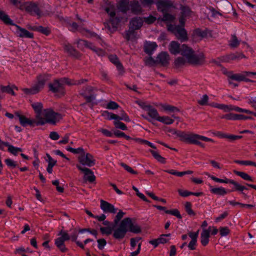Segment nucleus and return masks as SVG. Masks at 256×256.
<instances>
[{
    "instance_id": "1",
    "label": "nucleus",
    "mask_w": 256,
    "mask_h": 256,
    "mask_svg": "<svg viewBox=\"0 0 256 256\" xmlns=\"http://www.w3.org/2000/svg\"><path fill=\"white\" fill-rule=\"evenodd\" d=\"M130 9L132 12L138 14L142 11L141 6L136 0H133L129 4L128 0H121L116 9L113 4H110L106 8V11L110 16V20L106 24V26L110 31H115L120 22H126L128 18L126 12Z\"/></svg>"
},
{
    "instance_id": "2",
    "label": "nucleus",
    "mask_w": 256,
    "mask_h": 256,
    "mask_svg": "<svg viewBox=\"0 0 256 256\" xmlns=\"http://www.w3.org/2000/svg\"><path fill=\"white\" fill-rule=\"evenodd\" d=\"M168 50L173 54L176 55L180 53L186 58L188 62L190 64H200L204 60V56L202 54H196L191 48L185 44L180 46V44L175 41L170 42Z\"/></svg>"
},
{
    "instance_id": "3",
    "label": "nucleus",
    "mask_w": 256,
    "mask_h": 256,
    "mask_svg": "<svg viewBox=\"0 0 256 256\" xmlns=\"http://www.w3.org/2000/svg\"><path fill=\"white\" fill-rule=\"evenodd\" d=\"M127 232L138 234L141 232V229L131 218H126L120 222L118 226L114 228L113 236L116 240H120L125 236Z\"/></svg>"
},
{
    "instance_id": "4",
    "label": "nucleus",
    "mask_w": 256,
    "mask_h": 256,
    "mask_svg": "<svg viewBox=\"0 0 256 256\" xmlns=\"http://www.w3.org/2000/svg\"><path fill=\"white\" fill-rule=\"evenodd\" d=\"M182 16L179 18L180 26L170 24L168 26V30L174 34L176 38L182 41L187 40V34L184 28L186 19L190 17L192 12L188 7L182 8Z\"/></svg>"
},
{
    "instance_id": "5",
    "label": "nucleus",
    "mask_w": 256,
    "mask_h": 256,
    "mask_svg": "<svg viewBox=\"0 0 256 256\" xmlns=\"http://www.w3.org/2000/svg\"><path fill=\"white\" fill-rule=\"evenodd\" d=\"M62 118L60 114L55 112L50 108L44 109L41 116H38V124L43 126L46 124L54 125Z\"/></svg>"
},
{
    "instance_id": "6",
    "label": "nucleus",
    "mask_w": 256,
    "mask_h": 256,
    "mask_svg": "<svg viewBox=\"0 0 256 256\" xmlns=\"http://www.w3.org/2000/svg\"><path fill=\"white\" fill-rule=\"evenodd\" d=\"M84 80H82L81 81L72 82L71 80L67 78H62L60 80H56L54 82L49 85L50 90L53 92H57L62 90L63 89L64 84L73 85L77 84L82 83Z\"/></svg>"
},
{
    "instance_id": "7",
    "label": "nucleus",
    "mask_w": 256,
    "mask_h": 256,
    "mask_svg": "<svg viewBox=\"0 0 256 256\" xmlns=\"http://www.w3.org/2000/svg\"><path fill=\"white\" fill-rule=\"evenodd\" d=\"M144 20L141 18H134L131 20L130 22V28L126 32V38L128 40L132 38L134 32L133 30H138L141 28Z\"/></svg>"
},
{
    "instance_id": "8",
    "label": "nucleus",
    "mask_w": 256,
    "mask_h": 256,
    "mask_svg": "<svg viewBox=\"0 0 256 256\" xmlns=\"http://www.w3.org/2000/svg\"><path fill=\"white\" fill-rule=\"evenodd\" d=\"M48 78L46 76H40L38 78V82L30 88H24L23 92L28 94H34L40 92L44 86Z\"/></svg>"
},
{
    "instance_id": "9",
    "label": "nucleus",
    "mask_w": 256,
    "mask_h": 256,
    "mask_svg": "<svg viewBox=\"0 0 256 256\" xmlns=\"http://www.w3.org/2000/svg\"><path fill=\"white\" fill-rule=\"evenodd\" d=\"M218 232V229L214 226H209L208 228H203L200 234V242L202 246H206L209 242L210 234L216 235Z\"/></svg>"
},
{
    "instance_id": "10",
    "label": "nucleus",
    "mask_w": 256,
    "mask_h": 256,
    "mask_svg": "<svg viewBox=\"0 0 256 256\" xmlns=\"http://www.w3.org/2000/svg\"><path fill=\"white\" fill-rule=\"evenodd\" d=\"M140 106L143 109H144L147 112V114L150 117V118H148L146 116L142 115V116L144 118L152 122L153 124H154V123L152 122V120H154L158 121L160 115L156 109L153 108L150 105H146L144 104H140Z\"/></svg>"
},
{
    "instance_id": "11",
    "label": "nucleus",
    "mask_w": 256,
    "mask_h": 256,
    "mask_svg": "<svg viewBox=\"0 0 256 256\" xmlns=\"http://www.w3.org/2000/svg\"><path fill=\"white\" fill-rule=\"evenodd\" d=\"M79 162L82 166L91 167L95 164L96 160L93 156L90 153L84 152L78 158Z\"/></svg>"
},
{
    "instance_id": "12",
    "label": "nucleus",
    "mask_w": 256,
    "mask_h": 256,
    "mask_svg": "<svg viewBox=\"0 0 256 256\" xmlns=\"http://www.w3.org/2000/svg\"><path fill=\"white\" fill-rule=\"evenodd\" d=\"M16 116L18 118L20 124L24 127L29 126L34 127L36 126H38V120L35 118H28L24 115L16 113Z\"/></svg>"
},
{
    "instance_id": "13",
    "label": "nucleus",
    "mask_w": 256,
    "mask_h": 256,
    "mask_svg": "<svg viewBox=\"0 0 256 256\" xmlns=\"http://www.w3.org/2000/svg\"><path fill=\"white\" fill-rule=\"evenodd\" d=\"M182 140L188 143L199 144L202 146L199 142L200 139V135L195 134H182L180 135Z\"/></svg>"
},
{
    "instance_id": "14",
    "label": "nucleus",
    "mask_w": 256,
    "mask_h": 256,
    "mask_svg": "<svg viewBox=\"0 0 256 256\" xmlns=\"http://www.w3.org/2000/svg\"><path fill=\"white\" fill-rule=\"evenodd\" d=\"M78 46L80 48H89L94 52H95L98 56H102L105 54L104 52L102 49L96 48L92 44L88 43V42L83 40H80L77 42Z\"/></svg>"
},
{
    "instance_id": "15",
    "label": "nucleus",
    "mask_w": 256,
    "mask_h": 256,
    "mask_svg": "<svg viewBox=\"0 0 256 256\" xmlns=\"http://www.w3.org/2000/svg\"><path fill=\"white\" fill-rule=\"evenodd\" d=\"M11 29L16 35L21 38H32L33 34L26 30L22 28L16 24H12Z\"/></svg>"
},
{
    "instance_id": "16",
    "label": "nucleus",
    "mask_w": 256,
    "mask_h": 256,
    "mask_svg": "<svg viewBox=\"0 0 256 256\" xmlns=\"http://www.w3.org/2000/svg\"><path fill=\"white\" fill-rule=\"evenodd\" d=\"M222 110L224 112H229L230 111H236L239 112H242L245 114H252V111L245 108H242L238 106H235L232 104H222L221 106Z\"/></svg>"
},
{
    "instance_id": "17",
    "label": "nucleus",
    "mask_w": 256,
    "mask_h": 256,
    "mask_svg": "<svg viewBox=\"0 0 256 256\" xmlns=\"http://www.w3.org/2000/svg\"><path fill=\"white\" fill-rule=\"evenodd\" d=\"M77 168L84 172V179L87 181L92 182L95 180L96 177L93 172L89 168H84L82 166L77 164Z\"/></svg>"
},
{
    "instance_id": "18",
    "label": "nucleus",
    "mask_w": 256,
    "mask_h": 256,
    "mask_svg": "<svg viewBox=\"0 0 256 256\" xmlns=\"http://www.w3.org/2000/svg\"><path fill=\"white\" fill-rule=\"evenodd\" d=\"M100 208L106 213L116 214L118 210L113 204L102 200L100 201Z\"/></svg>"
},
{
    "instance_id": "19",
    "label": "nucleus",
    "mask_w": 256,
    "mask_h": 256,
    "mask_svg": "<svg viewBox=\"0 0 256 256\" xmlns=\"http://www.w3.org/2000/svg\"><path fill=\"white\" fill-rule=\"evenodd\" d=\"M154 4H156L158 10L162 12L163 14L168 12L172 5L170 2L168 0H158L156 1Z\"/></svg>"
},
{
    "instance_id": "20",
    "label": "nucleus",
    "mask_w": 256,
    "mask_h": 256,
    "mask_svg": "<svg viewBox=\"0 0 256 256\" xmlns=\"http://www.w3.org/2000/svg\"><path fill=\"white\" fill-rule=\"evenodd\" d=\"M248 76V72H244L240 74H230L228 78L232 80L238 82L246 80V77Z\"/></svg>"
},
{
    "instance_id": "21",
    "label": "nucleus",
    "mask_w": 256,
    "mask_h": 256,
    "mask_svg": "<svg viewBox=\"0 0 256 256\" xmlns=\"http://www.w3.org/2000/svg\"><path fill=\"white\" fill-rule=\"evenodd\" d=\"M158 47L155 42H146L144 44V52L148 55H151Z\"/></svg>"
},
{
    "instance_id": "22",
    "label": "nucleus",
    "mask_w": 256,
    "mask_h": 256,
    "mask_svg": "<svg viewBox=\"0 0 256 256\" xmlns=\"http://www.w3.org/2000/svg\"><path fill=\"white\" fill-rule=\"evenodd\" d=\"M206 175L208 176L212 179V180H214L215 182H220V183H224V184H233L234 186H238L237 184V182H235L234 180L230 179H228L226 178H225L224 179H221L218 178L214 176L210 175L208 174H206Z\"/></svg>"
},
{
    "instance_id": "23",
    "label": "nucleus",
    "mask_w": 256,
    "mask_h": 256,
    "mask_svg": "<svg viewBox=\"0 0 256 256\" xmlns=\"http://www.w3.org/2000/svg\"><path fill=\"white\" fill-rule=\"evenodd\" d=\"M31 106L33 108L36 114L35 118L38 120V116L40 115V116H41L42 114L43 113L44 110H42V104L40 102H34L32 103Z\"/></svg>"
},
{
    "instance_id": "24",
    "label": "nucleus",
    "mask_w": 256,
    "mask_h": 256,
    "mask_svg": "<svg viewBox=\"0 0 256 256\" xmlns=\"http://www.w3.org/2000/svg\"><path fill=\"white\" fill-rule=\"evenodd\" d=\"M169 60L168 54L166 52H162L157 56L156 61L162 65H166L168 64Z\"/></svg>"
},
{
    "instance_id": "25",
    "label": "nucleus",
    "mask_w": 256,
    "mask_h": 256,
    "mask_svg": "<svg viewBox=\"0 0 256 256\" xmlns=\"http://www.w3.org/2000/svg\"><path fill=\"white\" fill-rule=\"evenodd\" d=\"M210 191L212 193L220 196H224L227 194V191L222 186L218 188H214L210 186Z\"/></svg>"
},
{
    "instance_id": "26",
    "label": "nucleus",
    "mask_w": 256,
    "mask_h": 256,
    "mask_svg": "<svg viewBox=\"0 0 256 256\" xmlns=\"http://www.w3.org/2000/svg\"><path fill=\"white\" fill-rule=\"evenodd\" d=\"M14 88L17 90L16 87L15 86H2H2H0V90L2 92H6L8 94H12V96H15L16 95V94H15V92L14 91Z\"/></svg>"
},
{
    "instance_id": "27",
    "label": "nucleus",
    "mask_w": 256,
    "mask_h": 256,
    "mask_svg": "<svg viewBox=\"0 0 256 256\" xmlns=\"http://www.w3.org/2000/svg\"><path fill=\"white\" fill-rule=\"evenodd\" d=\"M237 184L238 186H234V188L233 190L239 192L242 195L244 199L246 200L248 198H250L249 196L244 192V190H247L248 188L244 186L241 185L238 182H237Z\"/></svg>"
},
{
    "instance_id": "28",
    "label": "nucleus",
    "mask_w": 256,
    "mask_h": 256,
    "mask_svg": "<svg viewBox=\"0 0 256 256\" xmlns=\"http://www.w3.org/2000/svg\"><path fill=\"white\" fill-rule=\"evenodd\" d=\"M108 58L116 66L118 70L120 72L123 70L122 66L117 56L116 55H110L109 56Z\"/></svg>"
},
{
    "instance_id": "29",
    "label": "nucleus",
    "mask_w": 256,
    "mask_h": 256,
    "mask_svg": "<svg viewBox=\"0 0 256 256\" xmlns=\"http://www.w3.org/2000/svg\"><path fill=\"white\" fill-rule=\"evenodd\" d=\"M149 152L152 154V156L156 159L158 162L162 164L166 163V159L162 156H161L157 151L150 150Z\"/></svg>"
},
{
    "instance_id": "30",
    "label": "nucleus",
    "mask_w": 256,
    "mask_h": 256,
    "mask_svg": "<svg viewBox=\"0 0 256 256\" xmlns=\"http://www.w3.org/2000/svg\"><path fill=\"white\" fill-rule=\"evenodd\" d=\"M234 172L236 174L240 176L242 179H244L246 180H248L250 182L254 181V180L252 179V178L250 175H248V174H246L244 172H239V171H237V170H234Z\"/></svg>"
},
{
    "instance_id": "31",
    "label": "nucleus",
    "mask_w": 256,
    "mask_h": 256,
    "mask_svg": "<svg viewBox=\"0 0 256 256\" xmlns=\"http://www.w3.org/2000/svg\"><path fill=\"white\" fill-rule=\"evenodd\" d=\"M27 9L30 12H33L38 16L40 15V12L39 10V8L38 7V6L35 4H30L28 6Z\"/></svg>"
},
{
    "instance_id": "32",
    "label": "nucleus",
    "mask_w": 256,
    "mask_h": 256,
    "mask_svg": "<svg viewBox=\"0 0 256 256\" xmlns=\"http://www.w3.org/2000/svg\"><path fill=\"white\" fill-rule=\"evenodd\" d=\"M64 50L65 52L68 53V54L77 56V54L76 50L70 44H65L64 46Z\"/></svg>"
},
{
    "instance_id": "33",
    "label": "nucleus",
    "mask_w": 256,
    "mask_h": 256,
    "mask_svg": "<svg viewBox=\"0 0 256 256\" xmlns=\"http://www.w3.org/2000/svg\"><path fill=\"white\" fill-rule=\"evenodd\" d=\"M158 121L168 125L171 124L174 122V120L168 116H160Z\"/></svg>"
},
{
    "instance_id": "34",
    "label": "nucleus",
    "mask_w": 256,
    "mask_h": 256,
    "mask_svg": "<svg viewBox=\"0 0 256 256\" xmlns=\"http://www.w3.org/2000/svg\"><path fill=\"white\" fill-rule=\"evenodd\" d=\"M184 209L187 214L190 216H194L195 212L192 210V204L188 202H186L184 204Z\"/></svg>"
},
{
    "instance_id": "35",
    "label": "nucleus",
    "mask_w": 256,
    "mask_h": 256,
    "mask_svg": "<svg viewBox=\"0 0 256 256\" xmlns=\"http://www.w3.org/2000/svg\"><path fill=\"white\" fill-rule=\"evenodd\" d=\"M160 106L162 109L164 111L169 112H174L178 111V110L177 108L169 104H161Z\"/></svg>"
},
{
    "instance_id": "36",
    "label": "nucleus",
    "mask_w": 256,
    "mask_h": 256,
    "mask_svg": "<svg viewBox=\"0 0 256 256\" xmlns=\"http://www.w3.org/2000/svg\"><path fill=\"white\" fill-rule=\"evenodd\" d=\"M55 244L62 252H64L67 250L64 243L60 238H57L55 240Z\"/></svg>"
},
{
    "instance_id": "37",
    "label": "nucleus",
    "mask_w": 256,
    "mask_h": 256,
    "mask_svg": "<svg viewBox=\"0 0 256 256\" xmlns=\"http://www.w3.org/2000/svg\"><path fill=\"white\" fill-rule=\"evenodd\" d=\"M0 20L6 24H12V20L4 12L0 10Z\"/></svg>"
},
{
    "instance_id": "38",
    "label": "nucleus",
    "mask_w": 256,
    "mask_h": 256,
    "mask_svg": "<svg viewBox=\"0 0 256 256\" xmlns=\"http://www.w3.org/2000/svg\"><path fill=\"white\" fill-rule=\"evenodd\" d=\"M102 115L104 116H105L108 120H118V115L110 112L108 111H104Z\"/></svg>"
},
{
    "instance_id": "39",
    "label": "nucleus",
    "mask_w": 256,
    "mask_h": 256,
    "mask_svg": "<svg viewBox=\"0 0 256 256\" xmlns=\"http://www.w3.org/2000/svg\"><path fill=\"white\" fill-rule=\"evenodd\" d=\"M240 41L235 35H232L230 40H229V45L232 48H236L240 44Z\"/></svg>"
},
{
    "instance_id": "40",
    "label": "nucleus",
    "mask_w": 256,
    "mask_h": 256,
    "mask_svg": "<svg viewBox=\"0 0 256 256\" xmlns=\"http://www.w3.org/2000/svg\"><path fill=\"white\" fill-rule=\"evenodd\" d=\"M184 57V58L179 57L176 59L174 61L176 66L178 67L184 65L186 62L189 63L188 62L185 56Z\"/></svg>"
},
{
    "instance_id": "41",
    "label": "nucleus",
    "mask_w": 256,
    "mask_h": 256,
    "mask_svg": "<svg viewBox=\"0 0 256 256\" xmlns=\"http://www.w3.org/2000/svg\"><path fill=\"white\" fill-rule=\"evenodd\" d=\"M59 236L58 238H60L64 243V242L70 239V236L66 231L61 230L58 234Z\"/></svg>"
},
{
    "instance_id": "42",
    "label": "nucleus",
    "mask_w": 256,
    "mask_h": 256,
    "mask_svg": "<svg viewBox=\"0 0 256 256\" xmlns=\"http://www.w3.org/2000/svg\"><path fill=\"white\" fill-rule=\"evenodd\" d=\"M114 230V226H106V227H100V230L102 234L109 235L112 233Z\"/></svg>"
},
{
    "instance_id": "43",
    "label": "nucleus",
    "mask_w": 256,
    "mask_h": 256,
    "mask_svg": "<svg viewBox=\"0 0 256 256\" xmlns=\"http://www.w3.org/2000/svg\"><path fill=\"white\" fill-rule=\"evenodd\" d=\"M120 120H116L114 122V124L115 126V127L116 128H119L123 130H127V126L126 125L120 122Z\"/></svg>"
},
{
    "instance_id": "44",
    "label": "nucleus",
    "mask_w": 256,
    "mask_h": 256,
    "mask_svg": "<svg viewBox=\"0 0 256 256\" xmlns=\"http://www.w3.org/2000/svg\"><path fill=\"white\" fill-rule=\"evenodd\" d=\"M234 162L236 164L245 165V166H252L256 167V163L250 160H235Z\"/></svg>"
},
{
    "instance_id": "45",
    "label": "nucleus",
    "mask_w": 256,
    "mask_h": 256,
    "mask_svg": "<svg viewBox=\"0 0 256 256\" xmlns=\"http://www.w3.org/2000/svg\"><path fill=\"white\" fill-rule=\"evenodd\" d=\"M8 150L12 154L16 155L18 152H22V150L21 148L15 147L12 145L10 144L9 146L8 147Z\"/></svg>"
},
{
    "instance_id": "46",
    "label": "nucleus",
    "mask_w": 256,
    "mask_h": 256,
    "mask_svg": "<svg viewBox=\"0 0 256 256\" xmlns=\"http://www.w3.org/2000/svg\"><path fill=\"white\" fill-rule=\"evenodd\" d=\"M175 19V16L169 14H164V16L162 19V20L166 22H172Z\"/></svg>"
},
{
    "instance_id": "47",
    "label": "nucleus",
    "mask_w": 256,
    "mask_h": 256,
    "mask_svg": "<svg viewBox=\"0 0 256 256\" xmlns=\"http://www.w3.org/2000/svg\"><path fill=\"white\" fill-rule=\"evenodd\" d=\"M222 118H225L228 120H237L238 114L234 113H229L228 114L224 115L223 116H222Z\"/></svg>"
},
{
    "instance_id": "48",
    "label": "nucleus",
    "mask_w": 256,
    "mask_h": 256,
    "mask_svg": "<svg viewBox=\"0 0 256 256\" xmlns=\"http://www.w3.org/2000/svg\"><path fill=\"white\" fill-rule=\"evenodd\" d=\"M208 96L206 94L203 95L198 100V103L202 106L209 105L208 104Z\"/></svg>"
},
{
    "instance_id": "49",
    "label": "nucleus",
    "mask_w": 256,
    "mask_h": 256,
    "mask_svg": "<svg viewBox=\"0 0 256 256\" xmlns=\"http://www.w3.org/2000/svg\"><path fill=\"white\" fill-rule=\"evenodd\" d=\"M125 213L123 212L122 210H119L118 212L117 213L114 219V222L115 224H117L120 220L123 218Z\"/></svg>"
},
{
    "instance_id": "50",
    "label": "nucleus",
    "mask_w": 256,
    "mask_h": 256,
    "mask_svg": "<svg viewBox=\"0 0 256 256\" xmlns=\"http://www.w3.org/2000/svg\"><path fill=\"white\" fill-rule=\"evenodd\" d=\"M119 107V105L114 101H110L106 105V108L109 110H116Z\"/></svg>"
},
{
    "instance_id": "51",
    "label": "nucleus",
    "mask_w": 256,
    "mask_h": 256,
    "mask_svg": "<svg viewBox=\"0 0 256 256\" xmlns=\"http://www.w3.org/2000/svg\"><path fill=\"white\" fill-rule=\"evenodd\" d=\"M166 213L172 215L178 218H182V216H181L179 211L176 209H174V210H166Z\"/></svg>"
},
{
    "instance_id": "52",
    "label": "nucleus",
    "mask_w": 256,
    "mask_h": 256,
    "mask_svg": "<svg viewBox=\"0 0 256 256\" xmlns=\"http://www.w3.org/2000/svg\"><path fill=\"white\" fill-rule=\"evenodd\" d=\"M120 165L122 166L128 172L132 174H138L137 172L134 170L131 167L128 166L127 164H124V163H121Z\"/></svg>"
},
{
    "instance_id": "53",
    "label": "nucleus",
    "mask_w": 256,
    "mask_h": 256,
    "mask_svg": "<svg viewBox=\"0 0 256 256\" xmlns=\"http://www.w3.org/2000/svg\"><path fill=\"white\" fill-rule=\"evenodd\" d=\"M230 230L228 227H222L220 228V234L222 236H225L230 233Z\"/></svg>"
},
{
    "instance_id": "54",
    "label": "nucleus",
    "mask_w": 256,
    "mask_h": 256,
    "mask_svg": "<svg viewBox=\"0 0 256 256\" xmlns=\"http://www.w3.org/2000/svg\"><path fill=\"white\" fill-rule=\"evenodd\" d=\"M170 234L161 235L158 238V240L160 244H164L168 242V239H167L166 238L170 237Z\"/></svg>"
},
{
    "instance_id": "55",
    "label": "nucleus",
    "mask_w": 256,
    "mask_h": 256,
    "mask_svg": "<svg viewBox=\"0 0 256 256\" xmlns=\"http://www.w3.org/2000/svg\"><path fill=\"white\" fill-rule=\"evenodd\" d=\"M156 20V18L152 15L149 16L146 18H144V21L148 24H151L154 22Z\"/></svg>"
},
{
    "instance_id": "56",
    "label": "nucleus",
    "mask_w": 256,
    "mask_h": 256,
    "mask_svg": "<svg viewBox=\"0 0 256 256\" xmlns=\"http://www.w3.org/2000/svg\"><path fill=\"white\" fill-rule=\"evenodd\" d=\"M118 120H123L128 122H130V119L124 110L122 111L120 116H118Z\"/></svg>"
},
{
    "instance_id": "57",
    "label": "nucleus",
    "mask_w": 256,
    "mask_h": 256,
    "mask_svg": "<svg viewBox=\"0 0 256 256\" xmlns=\"http://www.w3.org/2000/svg\"><path fill=\"white\" fill-rule=\"evenodd\" d=\"M46 156L47 158L46 161L48 162V165L54 166L56 164V160H54L49 154H47Z\"/></svg>"
},
{
    "instance_id": "58",
    "label": "nucleus",
    "mask_w": 256,
    "mask_h": 256,
    "mask_svg": "<svg viewBox=\"0 0 256 256\" xmlns=\"http://www.w3.org/2000/svg\"><path fill=\"white\" fill-rule=\"evenodd\" d=\"M97 242L98 248L100 250L103 249L106 244V240L104 238L98 239Z\"/></svg>"
},
{
    "instance_id": "59",
    "label": "nucleus",
    "mask_w": 256,
    "mask_h": 256,
    "mask_svg": "<svg viewBox=\"0 0 256 256\" xmlns=\"http://www.w3.org/2000/svg\"><path fill=\"white\" fill-rule=\"evenodd\" d=\"M5 162L8 166L11 168H15L17 166L16 162L10 158L6 159Z\"/></svg>"
},
{
    "instance_id": "60",
    "label": "nucleus",
    "mask_w": 256,
    "mask_h": 256,
    "mask_svg": "<svg viewBox=\"0 0 256 256\" xmlns=\"http://www.w3.org/2000/svg\"><path fill=\"white\" fill-rule=\"evenodd\" d=\"M140 240V238H132L130 239L131 249L133 250L136 246L137 243Z\"/></svg>"
},
{
    "instance_id": "61",
    "label": "nucleus",
    "mask_w": 256,
    "mask_h": 256,
    "mask_svg": "<svg viewBox=\"0 0 256 256\" xmlns=\"http://www.w3.org/2000/svg\"><path fill=\"white\" fill-rule=\"evenodd\" d=\"M143 6H149L156 2L155 0H140Z\"/></svg>"
},
{
    "instance_id": "62",
    "label": "nucleus",
    "mask_w": 256,
    "mask_h": 256,
    "mask_svg": "<svg viewBox=\"0 0 256 256\" xmlns=\"http://www.w3.org/2000/svg\"><path fill=\"white\" fill-rule=\"evenodd\" d=\"M38 30L39 32L46 35H48L50 33V30L48 28L42 26H38Z\"/></svg>"
},
{
    "instance_id": "63",
    "label": "nucleus",
    "mask_w": 256,
    "mask_h": 256,
    "mask_svg": "<svg viewBox=\"0 0 256 256\" xmlns=\"http://www.w3.org/2000/svg\"><path fill=\"white\" fill-rule=\"evenodd\" d=\"M98 132H101L103 134L108 137H112L113 136V134L112 132L106 129L100 128L98 130Z\"/></svg>"
},
{
    "instance_id": "64",
    "label": "nucleus",
    "mask_w": 256,
    "mask_h": 256,
    "mask_svg": "<svg viewBox=\"0 0 256 256\" xmlns=\"http://www.w3.org/2000/svg\"><path fill=\"white\" fill-rule=\"evenodd\" d=\"M145 63L147 64V65H149V66H152L154 65L156 62V61L155 60H154L151 56H148V57L147 58H146L145 59Z\"/></svg>"
}]
</instances>
